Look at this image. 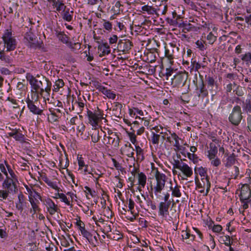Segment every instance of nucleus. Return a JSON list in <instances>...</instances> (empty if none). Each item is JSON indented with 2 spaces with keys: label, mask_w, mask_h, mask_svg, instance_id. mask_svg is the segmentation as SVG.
Masks as SVG:
<instances>
[{
  "label": "nucleus",
  "mask_w": 251,
  "mask_h": 251,
  "mask_svg": "<svg viewBox=\"0 0 251 251\" xmlns=\"http://www.w3.org/2000/svg\"><path fill=\"white\" fill-rule=\"evenodd\" d=\"M27 79L31 85L32 88L35 90L34 92L33 91L32 92L36 99H38V97L39 93H38V91L40 88L43 87V84H48L49 83H51L49 79L45 77H42L40 80H38L32 75H30L27 77Z\"/></svg>",
  "instance_id": "nucleus-1"
},
{
  "label": "nucleus",
  "mask_w": 251,
  "mask_h": 251,
  "mask_svg": "<svg viewBox=\"0 0 251 251\" xmlns=\"http://www.w3.org/2000/svg\"><path fill=\"white\" fill-rule=\"evenodd\" d=\"M2 39L4 43V49L8 51L14 52V50L17 46V42L16 39L12 36V32L8 29L6 30L3 35Z\"/></svg>",
  "instance_id": "nucleus-2"
},
{
  "label": "nucleus",
  "mask_w": 251,
  "mask_h": 251,
  "mask_svg": "<svg viewBox=\"0 0 251 251\" xmlns=\"http://www.w3.org/2000/svg\"><path fill=\"white\" fill-rule=\"evenodd\" d=\"M98 111L93 112L90 110L87 111V116L89 120V123L92 126H96L98 124H103L102 121L104 123H106L107 120L103 117V114L99 110L98 107Z\"/></svg>",
  "instance_id": "nucleus-3"
},
{
  "label": "nucleus",
  "mask_w": 251,
  "mask_h": 251,
  "mask_svg": "<svg viewBox=\"0 0 251 251\" xmlns=\"http://www.w3.org/2000/svg\"><path fill=\"white\" fill-rule=\"evenodd\" d=\"M9 129L10 131L8 133L9 136L13 137L16 141L25 142V131L23 126L19 128L16 126H9Z\"/></svg>",
  "instance_id": "nucleus-4"
},
{
  "label": "nucleus",
  "mask_w": 251,
  "mask_h": 251,
  "mask_svg": "<svg viewBox=\"0 0 251 251\" xmlns=\"http://www.w3.org/2000/svg\"><path fill=\"white\" fill-rule=\"evenodd\" d=\"M155 177L156 180V185L154 187V193L156 195L157 193H160L164 189L166 180V176L165 174L160 173L158 170H156Z\"/></svg>",
  "instance_id": "nucleus-5"
},
{
  "label": "nucleus",
  "mask_w": 251,
  "mask_h": 251,
  "mask_svg": "<svg viewBox=\"0 0 251 251\" xmlns=\"http://www.w3.org/2000/svg\"><path fill=\"white\" fill-rule=\"evenodd\" d=\"M18 181H14L10 179L9 176H7L4 179L2 184L3 189L7 191L10 194H16L18 193V189L16 183Z\"/></svg>",
  "instance_id": "nucleus-6"
},
{
  "label": "nucleus",
  "mask_w": 251,
  "mask_h": 251,
  "mask_svg": "<svg viewBox=\"0 0 251 251\" xmlns=\"http://www.w3.org/2000/svg\"><path fill=\"white\" fill-rule=\"evenodd\" d=\"M242 118L241 107L239 105L234 106L229 116V120L232 124L238 126Z\"/></svg>",
  "instance_id": "nucleus-7"
},
{
  "label": "nucleus",
  "mask_w": 251,
  "mask_h": 251,
  "mask_svg": "<svg viewBox=\"0 0 251 251\" xmlns=\"http://www.w3.org/2000/svg\"><path fill=\"white\" fill-rule=\"evenodd\" d=\"M188 78V73L181 72L176 75L172 79V84L177 87L185 85Z\"/></svg>",
  "instance_id": "nucleus-8"
},
{
  "label": "nucleus",
  "mask_w": 251,
  "mask_h": 251,
  "mask_svg": "<svg viewBox=\"0 0 251 251\" xmlns=\"http://www.w3.org/2000/svg\"><path fill=\"white\" fill-rule=\"evenodd\" d=\"M16 54V52H11L5 49L2 50L0 49V60L4 63L11 64Z\"/></svg>",
  "instance_id": "nucleus-9"
},
{
  "label": "nucleus",
  "mask_w": 251,
  "mask_h": 251,
  "mask_svg": "<svg viewBox=\"0 0 251 251\" xmlns=\"http://www.w3.org/2000/svg\"><path fill=\"white\" fill-rule=\"evenodd\" d=\"M25 38L28 41L30 48L36 49L40 47V42L38 41L37 37L30 30L26 32Z\"/></svg>",
  "instance_id": "nucleus-10"
},
{
  "label": "nucleus",
  "mask_w": 251,
  "mask_h": 251,
  "mask_svg": "<svg viewBox=\"0 0 251 251\" xmlns=\"http://www.w3.org/2000/svg\"><path fill=\"white\" fill-rule=\"evenodd\" d=\"M133 47L131 41L127 39H120L118 44L119 50L124 52H127Z\"/></svg>",
  "instance_id": "nucleus-11"
},
{
  "label": "nucleus",
  "mask_w": 251,
  "mask_h": 251,
  "mask_svg": "<svg viewBox=\"0 0 251 251\" xmlns=\"http://www.w3.org/2000/svg\"><path fill=\"white\" fill-rule=\"evenodd\" d=\"M197 177L196 178V184L197 187L199 188H206V193L205 195H207L210 188V183L208 178L207 176L206 177H202L201 179V182L197 180Z\"/></svg>",
  "instance_id": "nucleus-12"
},
{
  "label": "nucleus",
  "mask_w": 251,
  "mask_h": 251,
  "mask_svg": "<svg viewBox=\"0 0 251 251\" xmlns=\"http://www.w3.org/2000/svg\"><path fill=\"white\" fill-rule=\"evenodd\" d=\"M36 99L35 100V101L34 102L33 100H30L29 99H28L26 100V102L27 104V107L30 112H32L35 114L40 115L43 112V110L39 108H38L36 105H35V103H37V100Z\"/></svg>",
  "instance_id": "nucleus-13"
},
{
  "label": "nucleus",
  "mask_w": 251,
  "mask_h": 251,
  "mask_svg": "<svg viewBox=\"0 0 251 251\" xmlns=\"http://www.w3.org/2000/svg\"><path fill=\"white\" fill-rule=\"evenodd\" d=\"M239 196L242 202L248 200L251 197V190L248 185H244L242 186Z\"/></svg>",
  "instance_id": "nucleus-14"
},
{
  "label": "nucleus",
  "mask_w": 251,
  "mask_h": 251,
  "mask_svg": "<svg viewBox=\"0 0 251 251\" xmlns=\"http://www.w3.org/2000/svg\"><path fill=\"white\" fill-rule=\"evenodd\" d=\"M56 35L57 38L64 44H66L69 47L71 48H74L73 45L74 44L69 41V37L64 33L63 32L61 31H56ZM78 43H75L74 45H77Z\"/></svg>",
  "instance_id": "nucleus-15"
},
{
  "label": "nucleus",
  "mask_w": 251,
  "mask_h": 251,
  "mask_svg": "<svg viewBox=\"0 0 251 251\" xmlns=\"http://www.w3.org/2000/svg\"><path fill=\"white\" fill-rule=\"evenodd\" d=\"M171 201L167 202H161L159 205V215L162 217H166L169 214V208Z\"/></svg>",
  "instance_id": "nucleus-16"
},
{
  "label": "nucleus",
  "mask_w": 251,
  "mask_h": 251,
  "mask_svg": "<svg viewBox=\"0 0 251 251\" xmlns=\"http://www.w3.org/2000/svg\"><path fill=\"white\" fill-rule=\"evenodd\" d=\"M98 50L100 57L108 54L110 52V49L107 43L100 44L98 46Z\"/></svg>",
  "instance_id": "nucleus-17"
},
{
  "label": "nucleus",
  "mask_w": 251,
  "mask_h": 251,
  "mask_svg": "<svg viewBox=\"0 0 251 251\" xmlns=\"http://www.w3.org/2000/svg\"><path fill=\"white\" fill-rule=\"evenodd\" d=\"M100 91L103 95L106 96L108 98L114 100L116 97V95L110 90H108L107 88L102 86H100L98 88Z\"/></svg>",
  "instance_id": "nucleus-18"
},
{
  "label": "nucleus",
  "mask_w": 251,
  "mask_h": 251,
  "mask_svg": "<svg viewBox=\"0 0 251 251\" xmlns=\"http://www.w3.org/2000/svg\"><path fill=\"white\" fill-rule=\"evenodd\" d=\"M179 170L187 177H191L193 175V171L192 168L185 163H184Z\"/></svg>",
  "instance_id": "nucleus-19"
},
{
  "label": "nucleus",
  "mask_w": 251,
  "mask_h": 251,
  "mask_svg": "<svg viewBox=\"0 0 251 251\" xmlns=\"http://www.w3.org/2000/svg\"><path fill=\"white\" fill-rule=\"evenodd\" d=\"M197 89L200 90L199 97L201 96L202 98H204L208 95V91L204 87L203 81L202 79H201L199 84L197 86Z\"/></svg>",
  "instance_id": "nucleus-20"
},
{
  "label": "nucleus",
  "mask_w": 251,
  "mask_h": 251,
  "mask_svg": "<svg viewBox=\"0 0 251 251\" xmlns=\"http://www.w3.org/2000/svg\"><path fill=\"white\" fill-rule=\"evenodd\" d=\"M210 150L208 151V158L209 159L212 160L214 159L216 154L217 153V148L216 145L213 143H210L209 145Z\"/></svg>",
  "instance_id": "nucleus-21"
},
{
  "label": "nucleus",
  "mask_w": 251,
  "mask_h": 251,
  "mask_svg": "<svg viewBox=\"0 0 251 251\" xmlns=\"http://www.w3.org/2000/svg\"><path fill=\"white\" fill-rule=\"evenodd\" d=\"M52 5L56 8V9L58 11L62 10L64 11L66 9V6L64 3L59 0H53Z\"/></svg>",
  "instance_id": "nucleus-22"
},
{
  "label": "nucleus",
  "mask_w": 251,
  "mask_h": 251,
  "mask_svg": "<svg viewBox=\"0 0 251 251\" xmlns=\"http://www.w3.org/2000/svg\"><path fill=\"white\" fill-rule=\"evenodd\" d=\"M29 201L31 205L33 214H35L37 211L39 212L41 210V209L38 205V204L39 203V201L38 200L35 201L32 198L29 197Z\"/></svg>",
  "instance_id": "nucleus-23"
},
{
  "label": "nucleus",
  "mask_w": 251,
  "mask_h": 251,
  "mask_svg": "<svg viewBox=\"0 0 251 251\" xmlns=\"http://www.w3.org/2000/svg\"><path fill=\"white\" fill-rule=\"evenodd\" d=\"M147 176L142 172L138 173V184L144 188L146 185Z\"/></svg>",
  "instance_id": "nucleus-24"
},
{
  "label": "nucleus",
  "mask_w": 251,
  "mask_h": 251,
  "mask_svg": "<svg viewBox=\"0 0 251 251\" xmlns=\"http://www.w3.org/2000/svg\"><path fill=\"white\" fill-rule=\"evenodd\" d=\"M141 9L144 13L147 12L148 14L150 15H153L156 13L155 8L148 5L142 6Z\"/></svg>",
  "instance_id": "nucleus-25"
},
{
  "label": "nucleus",
  "mask_w": 251,
  "mask_h": 251,
  "mask_svg": "<svg viewBox=\"0 0 251 251\" xmlns=\"http://www.w3.org/2000/svg\"><path fill=\"white\" fill-rule=\"evenodd\" d=\"M180 187L176 185L174 187L171 186L170 189L172 191V195L174 197H180L181 196V193L180 191Z\"/></svg>",
  "instance_id": "nucleus-26"
},
{
  "label": "nucleus",
  "mask_w": 251,
  "mask_h": 251,
  "mask_svg": "<svg viewBox=\"0 0 251 251\" xmlns=\"http://www.w3.org/2000/svg\"><path fill=\"white\" fill-rule=\"evenodd\" d=\"M42 179L49 186L59 191V188L54 183L50 180L46 176H43Z\"/></svg>",
  "instance_id": "nucleus-27"
},
{
  "label": "nucleus",
  "mask_w": 251,
  "mask_h": 251,
  "mask_svg": "<svg viewBox=\"0 0 251 251\" xmlns=\"http://www.w3.org/2000/svg\"><path fill=\"white\" fill-rule=\"evenodd\" d=\"M63 12L64 13L62 15L63 19L66 21L70 22L73 18V11H69V9H68L67 10H65Z\"/></svg>",
  "instance_id": "nucleus-28"
},
{
  "label": "nucleus",
  "mask_w": 251,
  "mask_h": 251,
  "mask_svg": "<svg viewBox=\"0 0 251 251\" xmlns=\"http://www.w3.org/2000/svg\"><path fill=\"white\" fill-rule=\"evenodd\" d=\"M235 162V155L234 153H232L228 156L226 159V162L225 164V166L226 167H230L234 164Z\"/></svg>",
  "instance_id": "nucleus-29"
},
{
  "label": "nucleus",
  "mask_w": 251,
  "mask_h": 251,
  "mask_svg": "<svg viewBox=\"0 0 251 251\" xmlns=\"http://www.w3.org/2000/svg\"><path fill=\"white\" fill-rule=\"evenodd\" d=\"M243 109L246 112H251V99H248L245 102H243Z\"/></svg>",
  "instance_id": "nucleus-30"
},
{
  "label": "nucleus",
  "mask_w": 251,
  "mask_h": 251,
  "mask_svg": "<svg viewBox=\"0 0 251 251\" xmlns=\"http://www.w3.org/2000/svg\"><path fill=\"white\" fill-rule=\"evenodd\" d=\"M179 27H183V31L186 33V32L191 30L193 28V26L191 24L181 22V24H179Z\"/></svg>",
  "instance_id": "nucleus-31"
},
{
  "label": "nucleus",
  "mask_w": 251,
  "mask_h": 251,
  "mask_svg": "<svg viewBox=\"0 0 251 251\" xmlns=\"http://www.w3.org/2000/svg\"><path fill=\"white\" fill-rule=\"evenodd\" d=\"M5 163H6L5 161ZM6 166L8 169V173L10 175V176H9L10 179L14 180V181H18L17 176L14 173V171L12 170V169L10 168V166L7 164H6Z\"/></svg>",
  "instance_id": "nucleus-32"
},
{
  "label": "nucleus",
  "mask_w": 251,
  "mask_h": 251,
  "mask_svg": "<svg viewBox=\"0 0 251 251\" xmlns=\"http://www.w3.org/2000/svg\"><path fill=\"white\" fill-rule=\"evenodd\" d=\"M123 105L121 103L118 102H114L112 105L113 110L116 112V114L121 113Z\"/></svg>",
  "instance_id": "nucleus-33"
},
{
  "label": "nucleus",
  "mask_w": 251,
  "mask_h": 251,
  "mask_svg": "<svg viewBox=\"0 0 251 251\" xmlns=\"http://www.w3.org/2000/svg\"><path fill=\"white\" fill-rule=\"evenodd\" d=\"M82 231H81V234L83 236L86 238L88 241L90 243L92 240V235L86 229H82Z\"/></svg>",
  "instance_id": "nucleus-34"
},
{
  "label": "nucleus",
  "mask_w": 251,
  "mask_h": 251,
  "mask_svg": "<svg viewBox=\"0 0 251 251\" xmlns=\"http://www.w3.org/2000/svg\"><path fill=\"white\" fill-rule=\"evenodd\" d=\"M51 83H49V84H47L45 88H41L39 89V90H40L39 94L41 95H43V93L44 92H47L48 95H50V92L51 90Z\"/></svg>",
  "instance_id": "nucleus-35"
},
{
  "label": "nucleus",
  "mask_w": 251,
  "mask_h": 251,
  "mask_svg": "<svg viewBox=\"0 0 251 251\" xmlns=\"http://www.w3.org/2000/svg\"><path fill=\"white\" fill-rule=\"evenodd\" d=\"M64 85V82L62 79H59L56 81L54 86V91L57 92L59 88H62Z\"/></svg>",
  "instance_id": "nucleus-36"
},
{
  "label": "nucleus",
  "mask_w": 251,
  "mask_h": 251,
  "mask_svg": "<svg viewBox=\"0 0 251 251\" xmlns=\"http://www.w3.org/2000/svg\"><path fill=\"white\" fill-rule=\"evenodd\" d=\"M108 142L110 143L111 142L112 144L114 145L115 147H117L119 145V138L118 136L116 137V139L113 138L112 137H108Z\"/></svg>",
  "instance_id": "nucleus-37"
},
{
  "label": "nucleus",
  "mask_w": 251,
  "mask_h": 251,
  "mask_svg": "<svg viewBox=\"0 0 251 251\" xmlns=\"http://www.w3.org/2000/svg\"><path fill=\"white\" fill-rule=\"evenodd\" d=\"M206 39L208 41L209 44H213L216 41L217 37L212 32H210L207 36Z\"/></svg>",
  "instance_id": "nucleus-38"
},
{
  "label": "nucleus",
  "mask_w": 251,
  "mask_h": 251,
  "mask_svg": "<svg viewBox=\"0 0 251 251\" xmlns=\"http://www.w3.org/2000/svg\"><path fill=\"white\" fill-rule=\"evenodd\" d=\"M241 59L246 62H251V52H247L241 55Z\"/></svg>",
  "instance_id": "nucleus-39"
},
{
  "label": "nucleus",
  "mask_w": 251,
  "mask_h": 251,
  "mask_svg": "<svg viewBox=\"0 0 251 251\" xmlns=\"http://www.w3.org/2000/svg\"><path fill=\"white\" fill-rule=\"evenodd\" d=\"M143 151V150L139 146H136V152L137 156H138V159H140L141 157V160L144 159Z\"/></svg>",
  "instance_id": "nucleus-40"
},
{
  "label": "nucleus",
  "mask_w": 251,
  "mask_h": 251,
  "mask_svg": "<svg viewBox=\"0 0 251 251\" xmlns=\"http://www.w3.org/2000/svg\"><path fill=\"white\" fill-rule=\"evenodd\" d=\"M46 203L47 205L48 209H54V208H57V206L56 204H55L51 200L49 199L47 201H46Z\"/></svg>",
  "instance_id": "nucleus-41"
},
{
  "label": "nucleus",
  "mask_w": 251,
  "mask_h": 251,
  "mask_svg": "<svg viewBox=\"0 0 251 251\" xmlns=\"http://www.w3.org/2000/svg\"><path fill=\"white\" fill-rule=\"evenodd\" d=\"M184 163L182 160H174V163L173 164L174 168L180 169L181 166L183 165Z\"/></svg>",
  "instance_id": "nucleus-42"
},
{
  "label": "nucleus",
  "mask_w": 251,
  "mask_h": 251,
  "mask_svg": "<svg viewBox=\"0 0 251 251\" xmlns=\"http://www.w3.org/2000/svg\"><path fill=\"white\" fill-rule=\"evenodd\" d=\"M58 198L62 200V201L65 202L68 205H70V201L68 200L67 197L63 193H58Z\"/></svg>",
  "instance_id": "nucleus-43"
},
{
  "label": "nucleus",
  "mask_w": 251,
  "mask_h": 251,
  "mask_svg": "<svg viewBox=\"0 0 251 251\" xmlns=\"http://www.w3.org/2000/svg\"><path fill=\"white\" fill-rule=\"evenodd\" d=\"M159 135L155 134L154 132H152L151 142L153 144H158L159 143Z\"/></svg>",
  "instance_id": "nucleus-44"
},
{
  "label": "nucleus",
  "mask_w": 251,
  "mask_h": 251,
  "mask_svg": "<svg viewBox=\"0 0 251 251\" xmlns=\"http://www.w3.org/2000/svg\"><path fill=\"white\" fill-rule=\"evenodd\" d=\"M223 243L226 246H230L232 242H230V236L229 235H226L223 237Z\"/></svg>",
  "instance_id": "nucleus-45"
},
{
  "label": "nucleus",
  "mask_w": 251,
  "mask_h": 251,
  "mask_svg": "<svg viewBox=\"0 0 251 251\" xmlns=\"http://www.w3.org/2000/svg\"><path fill=\"white\" fill-rule=\"evenodd\" d=\"M165 56L167 58L168 61H169V63L170 64H173L174 63V61L173 60L174 57L173 55L172 54L170 53V52L169 50H166L165 51Z\"/></svg>",
  "instance_id": "nucleus-46"
},
{
  "label": "nucleus",
  "mask_w": 251,
  "mask_h": 251,
  "mask_svg": "<svg viewBox=\"0 0 251 251\" xmlns=\"http://www.w3.org/2000/svg\"><path fill=\"white\" fill-rule=\"evenodd\" d=\"M60 166L61 169H64L67 168L69 165V161L67 157L66 158L65 164L63 165L62 164V158H60L59 159Z\"/></svg>",
  "instance_id": "nucleus-47"
},
{
  "label": "nucleus",
  "mask_w": 251,
  "mask_h": 251,
  "mask_svg": "<svg viewBox=\"0 0 251 251\" xmlns=\"http://www.w3.org/2000/svg\"><path fill=\"white\" fill-rule=\"evenodd\" d=\"M139 119L141 120V122H139L137 121H134L133 122V124H137V125H144V126H148L149 124V122L147 120H144L143 118L141 119L140 117H138Z\"/></svg>",
  "instance_id": "nucleus-48"
},
{
  "label": "nucleus",
  "mask_w": 251,
  "mask_h": 251,
  "mask_svg": "<svg viewBox=\"0 0 251 251\" xmlns=\"http://www.w3.org/2000/svg\"><path fill=\"white\" fill-rule=\"evenodd\" d=\"M198 172L200 175L203 177H206V170L202 167L199 168Z\"/></svg>",
  "instance_id": "nucleus-49"
},
{
  "label": "nucleus",
  "mask_w": 251,
  "mask_h": 251,
  "mask_svg": "<svg viewBox=\"0 0 251 251\" xmlns=\"http://www.w3.org/2000/svg\"><path fill=\"white\" fill-rule=\"evenodd\" d=\"M10 193L5 190H0V198L5 200Z\"/></svg>",
  "instance_id": "nucleus-50"
},
{
  "label": "nucleus",
  "mask_w": 251,
  "mask_h": 251,
  "mask_svg": "<svg viewBox=\"0 0 251 251\" xmlns=\"http://www.w3.org/2000/svg\"><path fill=\"white\" fill-rule=\"evenodd\" d=\"M128 133V134L130 137V140L131 141V142L133 143V144H134L136 141V136L134 134V130H133V131L132 132H127Z\"/></svg>",
  "instance_id": "nucleus-51"
},
{
  "label": "nucleus",
  "mask_w": 251,
  "mask_h": 251,
  "mask_svg": "<svg viewBox=\"0 0 251 251\" xmlns=\"http://www.w3.org/2000/svg\"><path fill=\"white\" fill-rule=\"evenodd\" d=\"M197 48H199L201 50H204L206 49L203 42L202 41H197L196 43Z\"/></svg>",
  "instance_id": "nucleus-52"
},
{
  "label": "nucleus",
  "mask_w": 251,
  "mask_h": 251,
  "mask_svg": "<svg viewBox=\"0 0 251 251\" xmlns=\"http://www.w3.org/2000/svg\"><path fill=\"white\" fill-rule=\"evenodd\" d=\"M84 188L86 189V191H85V192L86 193V197L87 198V199H89V198L87 196V194H90V195L92 197H94V194L95 193V191L94 192H92L91 188H89V187L88 186H85L84 187Z\"/></svg>",
  "instance_id": "nucleus-53"
},
{
  "label": "nucleus",
  "mask_w": 251,
  "mask_h": 251,
  "mask_svg": "<svg viewBox=\"0 0 251 251\" xmlns=\"http://www.w3.org/2000/svg\"><path fill=\"white\" fill-rule=\"evenodd\" d=\"M133 111L135 112L136 114V116L135 117L137 119L138 117L137 115H139L140 116H144V112L142 110L138 109L137 107H133Z\"/></svg>",
  "instance_id": "nucleus-54"
},
{
  "label": "nucleus",
  "mask_w": 251,
  "mask_h": 251,
  "mask_svg": "<svg viewBox=\"0 0 251 251\" xmlns=\"http://www.w3.org/2000/svg\"><path fill=\"white\" fill-rule=\"evenodd\" d=\"M211 163L214 166L217 167L221 164V161L218 158H216L212 159Z\"/></svg>",
  "instance_id": "nucleus-55"
},
{
  "label": "nucleus",
  "mask_w": 251,
  "mask_h": 251,
  "mask_svg": "<svg viewBox=\"0 0 251 251\" xmlns=\"http://www.w3.org/2000/svg\"><path fill=\"white\" fill-rule=\"evenodd\" d=\"M207 81L208 86H213L215 84V80L212 77L208 76L207 78Z\"/></svg>",
  "instance_id": "nucleus-56"
},
{
  "label": "nucleus",
  "mask_w": 251,
  "mask_h": 251,
  "mask_svg": "<svg viewBox=\"0 0 251 251\" xmlns=\"http://www.w3.org/2000/svg\"><path fill=\"white\" fill-rule=\"evenodd\" d=\"M212 230L215 232L219 233L222 230V227L219 225H214L213 227Z\"/></svg>",
  "instance_id": "nucleus-57"
},
{
  "label": "nucleus",
  "mask_w": 251,
  "mask_h": 251,
  "mask_svg": "<svg viewBox=\"0 0 251 251\" xmlns=\"http://www.w3.org/2000/svg\"><path fill=\"white\" fill-rule=\"evenodd\" d=\"M111 231V227L110 225H108L107 224H105L104 226V229L103 232L104 234H106V233Z\"/></svg>",
  "instance_id": "nucleus-58"
},
{
  "label": "nucleus",
  "mask_w": 251,
  "mask_h": 251,
  "mask_svg": "<svg viewBox=\"0 0 251 251\" xmlns=\"http://www.w3.org/2000/svg\"><path fill=\"white\" fill-rule=\"evenodd\" d=\"M76 225L79 227L80 232L82 231V229H85V225L81 220H79L76 222Z\"/></svg>",
  "instance_id": "nucleus-59"
},
{
  "label": "nucleus",
  "mask_w": 251,
  "mask_h": 251,
  "mask_svg": "<svg viewBox=\"0 0 251 251\" xmlns=\"http://www.w3.org/2000/svg\"><path fill=\"white\" fill-rule=\"evenodd\" d=\"M181 24V22L177 21V19H172L170 22V24L175 26H178L179 27V24Z\"/></svg>",
  "instance_id": "nucleus-60"
},
{
  "label": "nucleus",
  "mask_w": 251,
  "mask_h": 251,
  "mask_svg": "<svg viewBox=\"0 0 251 251\" xmlns=\"http://www.w3.org/2000/svg\"><path fill=\"white\" fill-rule=\"evenodd\" d=\"M172 138L175 140V146L178 147L179 146L178 143V136L175 133L171 134Z\"/></svg>",
  "instance_id": "nucleus-61"
},
{
  "label": "nucleus",
  "mask_w": 251,
  "mask_h": 251,
  "mask_svg": "<svg viewBox=\"0 0 251 251\" xmlns=\"http://www.w3.org/2000/svg\"><path fill=\"white\" fill-rule=\"evenodd\" d=\"M103 26L104 28L108 30H111L112 28V25L109 22H105Z\"/></svg>",
  "instance_id": "nucleus-62"
},
{
  "label": "nucleus",
  "mask_w": 251,
  "mask_h": 251,
  "mask_svg": "<svg viewBox=\"0 0 251 251\" xmlns=\"http://www.w3.org/2000/svg\"><path fill=\"white\" fill-rule=\"evenodd\" d=\"M117 40H118L117 36L116 35H113L112 37H111L109 38V43L111 44L115 43L117 41Z\"/></svg>",
  "instance_id": "nucleus-63"
},
{
  "label": "nucleus",
  "mask_w": 251,
  "mask_h": 251,
  "mask_svg": "<svg viewBox=\"0 0 251 251\" xmlns=\"http://www.w3.org/2000/svg\"><path fill=\"white\" fill-rule=\"evenodd\" d=\"M0 170L1 172L3 173V174L6 177H7V176H9L3 164H0Z\"/></svg>",
  "instance_id": "nucleus-64"
}]
</instances>
